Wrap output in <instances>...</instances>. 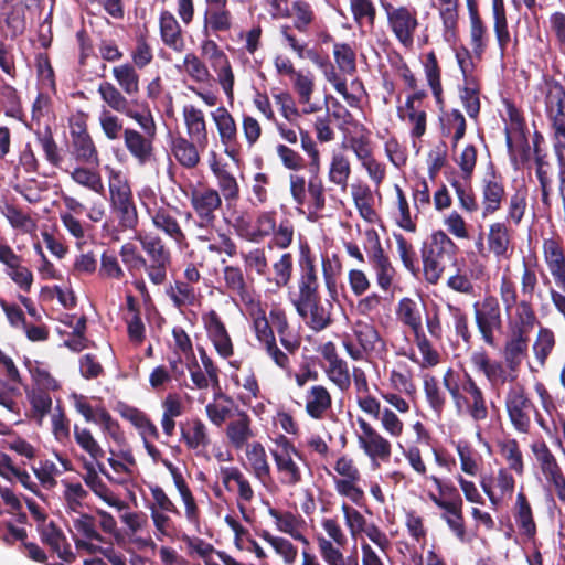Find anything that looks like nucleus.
Here are the masks:
<instances>
[{"mask_svg":"<svg viewBox=\"0 0 565 565\" xmlns=\"http://www.w3.org/2000/svg\"><path fill=\"white\" fill-rule=\"evenodd\" d=\"M396 313L399 321L408 326L413 333L423 329L422 317L413 299L406 297L401 299Z\"/></svg>","mask_w":565,"mask_h":565,"instance_id":"55","label":"nucleus"},{"mask_svg":"<svg viewBox=\"0 0 565 565\" xmlns=\"http://www.w3.org/2000/svg\"><path fill=\"white\" fill-rule=\"evenodd\" d=\"M138 241L147 254L146 273L153 285H162L167 280V270L171 265V253L158 235L139 236Z\"/></svg>","mask_w":565,"mask_h":565,"instance_id":"7","label":"nucleus"},{"mask_svg":"<svg viewBox=\"0 0 565 565\" xmlns=\"http://www.w3.org/2000/svg\"><path fill=\"white\" fill-rule=\"evenodd\" d=\"M297 258V295L319 292L317 256L307 241H300Z\"/></svg>","mask_w":565,"mask_h":565,"instance_id":"12","label":"nucleus"},{"mask_svg":"<svg viewBox=\"0 0 565 565\" xmlns=\"http://www.w3.org/2000/svg\"><path fill=\"white\" fill-rule=\"evenodd\" d=\"M536 322V315L532 306V299H522L515 306V327L513 330H522L529 333Z\"/></svg>","mask_w":565,"mask_h":565,"instance_id":"59","label":"nucleus"},{"mask_svg":"<svg viewBox=\"0 0 565 565\" xmlns=\"http://www.w3.org/2000/svg\"><path fill=\"white\" fill-rule=\"evenodd\" d=\"M351 193L361 217L373 222L376 212L373 207L374 198L370 186L367 184H353Z\"/></svg>","mask_w":565,"mask_h":565,"instance_id":"42","label":"nucleus"},{"mask_svg":"<svg viewBox=\"0 0 565 565\" xmlns=\"http://www.w3.org/2000/svg\"><path fill=\"white\" fill-rule=\"evenodd\" d=\"M327 377L342 392L349 390L351 376L347 361L342 358L331 361L324 367Z\"/></svg>","mask_w":565,"mask_h":565,"instance_id":"53","label":"nucleus"},{"mask_svg":"<svg viewBox=\"0 0 565 565\" xmlns=\"http://www.w3.org/2000/svg\"><path fill=\"white\" fill-rule=\"evenodd\" d=\"M544 109L550 126L554 152L559 160L565 153V87L551 77L545 81Z\"/></svg>","mask_w":565,"mask_h":565,"instance_id":"1","label":"nucleus"},{"mask_svg":"<svg viewBox=\"0 0 565 565\" xmlns=\"http://www.w3.org/2000/svg\"><path fill=\"white\" fill-rule=\"evenodd\" d=\"M189 200L194 214L198 217L200 227H214L217 220L216 211L222 207V196L213 188L196 189L193 188L189 194Z\"/></svg>","mask_w":565,"mask_h":565,"instance_id":"10","label":"nucleus"},{"mask_svg":"<svg viewBox=\"0 0 565 565\" xmlns=\"http://www.w3.org/2000/svg\"><path fill=\"white\" fill-rule=\"evenodd\" d=\"M41 541L50 546L52 552L56 553L57 556L64 562L72 563L76 556L72 551L71 544L63 531L51 521L49 524L39 526Z\"/></svg>","mask_w":565,"mask_h":565,"instance_id":"23","label":"nucleus"},{"mask_svg":"<svg viewBox=\"0 0 565 565\" xmlns=\"http://www.w3.org/2000/svg\"><path fill=\"white\" fill-rule=\"evenodd\" d=\"M504 134L510 161L514 169H519L521 164H524L530 160V145L525 137V132L520 135V139L516 143L513 142L511 130L508 127H505Z\"/></svg>","mask_w":565,"mask_h":565,"instance_id":"48","label":"nucleus"},{"mask_svg":"<svg viewBox=\"0 0 565 565\" xmlns=\"http://www.w3.org/2000/svg\"><path fill=\"white\" fill-rule=\"evenodd\" d=\"M447 310L452 319L455 333L462 342L470 347L472 343V332L469 326L468 315L458 306L447 303Z\"/></svg>","mask_w":565,"mask_h":565,"instance_id":"54","label":"nucleus"},{"mask_svg":"<svg viewBox=\"0 0 565 565\" xmlns=\"http://www.w3.org/2000/svg\"><path fill=\"white\" fill-rule=\"evenodd\" d=\"M159 31L161 41L166 46L182 52L185 42L182 34V28L175 17L169 10H162L159 17Z\"/></svg>","mask_w":565,"mask_h":565,"instance_id":"25","label":"nucleus"},{"mask_svg":"<svg viewBox=\"0 0 565 565\" xmlns=\"http://www.w3.org/2000/svg\"><path fill=\"white\" fill-rule=\"evenodd\" d=\"M470 362L477 372L484 375L493 388L503 386L507 382H513L516 379V374H513L514 372H511L507 364L492 360L483 348L471 353Z\"/></svg>","mask_w":565,"mask_h":565,"instance_id":"14","label":"nucleus"},{"mask_svg":"<svg viewBox=\"0 0 565 565\" xmlns=\"http://www.w3.org/2000/svg\"><path fill=\"white\" fill-rule=\"evenodd\" d=\"M457 252L458 246L445 232H434L429 243L422 248L423 271L426 281L433 285L437 284L447 263H456Z\"/></svg>","mask_w":565,"mask_h":565,"instance_id":"2","label":"nucleus"},{"mask_svg":"<svg viewBox=\"0 0 565 565\" xmlns=\"http://www.w3.org/2000/svg\"><path fill=\"white\" fill-rule=\"evenodd\" d=\"M232 28V13L227 6L206 8L204 12V31L210 29L213 33L227 32Z\"/></svg>","mask_w":565,"mask_h":565,"instance_id":"44","label":"nucleus"},{"mask_svg":"<svg viewBox=\"0 0 565 565\" xmlns=\"http://www.w3.org/2000/svg\"><path fill=\"white\" fill-rule=\"evenodd\" d=\"M226 437L235 449H242L254 437L252 419L245 411H239L237 419L231 420L227 424Z\"/></svg>","mask_w":565,"mask_h":565,"instance_id":"31","label":"nucleus"},{"mask_svg":"<svg viewBox=\"0 0 565 565\" xmlns=\"http://www.w3.org/2000/svg\"><path fill=\"white\" fill-rule=\"evenodd\" d=\"M500 450L509 468L516 475L522 476L524 473V462L518 440L514 438L507 439L500 445Z\"/></svg>","mask_w":565,"mask_h":565,"instance_id":"61","label":"nucleus"},{"mask_svg":"<svg viewBox=\"0 0 565 565\" xmlns=\"http://www.w3.org/2000/svg\"><path fill=\"white\" fill-rule=\"evenodd\" d=\"M543 255L555 284L565 292V252L561 238H545Z\"/></svg>","mask_w":565,"mask_h":565,"instance_id":"21","label":"nucleus"},{"mask_svg":"<svg viewBox=\"0 0 565 565\" xmlns=\"http://www.w3.org/2000/svg\"><path fill=\"white\" fill-rule=\"evenodd\" d=\"M212 119L216 126L220 141L224 146V153L233 161L237 162L241 154V143L238 141L237 125L226 107L220 106L211 113Z\"/></svg>","mask_w":565,"mask_h":565,"instance_id":"15","label":"nucleus"},{"mask_svg":"<svg viewBox=\"0 0 565 565\" xmlns=\"http://www.w3.org/2000/svg\"><path fill=\"white\" fill-rule=\"evenodd\" d=\"M72 180L97 194L103 195L105 186L100 173L97 170L86 167H76L71 172Z\"/></svg>","mask_w":565,"mask_h":565,"instance_id":"50","label":"nucleus"},{"mask_svg":"<svg viewBox=\"0 0 565 565\" xmlns=\"http://www.w3.org/2000/svg\"><path fill=\"white\" fill-rule=\"evenodd\" d=\"M462 500L451 501V504L441 514V519L447 523L451 532L460 542L467 541L465 518L462 513Z\"/></svg>","mask_w":565,"mask_h":565,"instance_id":"45","label":"nucleus"},{"mask_svg":"<svg viewBox=\"0 0 565 565\" xmlns=\"http://www.w3.org/2000/svg\"><path fill=\"white\" fill-rule=\"evenodd\" d=\"M414 342L422 354V361L419 363L422 369H429L439 364L440 354L433 347L430 340L427 338L423 329L414 332Z\"/></svg>","mask_w":565,"mask_h":565,"instance_id":"52","label":"nucleus"},{"mask_svg":"<svg viewBox=\"0 0 565 565\" xmlns=\"http://www.w3.org/2000/svg\"><path fill=\"white\" fill-rule=\"evenodd\" d=\"M350 10L358 25L365 22L370 28L374 26L376 8L372 0H350Z\"/></svg>","mask_w":565,"mask_h":565,"instance_id":"60","label":"nucleus"},{"mask_svg":"<svg viewBox=\"0 0 565 565\" xmlns=\"http://www.w3.org/2000/svg\"><path fill=\"white\" fill-rule=\"evenodd\" d=\"M72 154L78 162L98 167L100 163L98 150L87 131L84 122H77L71 130Z\"/></svg>","mask_w":565,"mask_h":565,"instance_id":"18","label":"nucleus"},{"mask_svg":"<svg viewBox=\"0 0 565 565\" xmlns=\"http://www.w3.org/2000/svg\"><path fill=\"white\" fill-rule=\"evenodd\" d=\"M276 226V212L264 211L260 212L255 221V228L253 231H246L244 238L253 243H260L265 237L270 236L274 233Z\"/></svg>","mask_w":565,"mask_h":565,"instance_id":"46","label":"nucleus"},{"mask_svg":"<svg viewBox=\"0 0 565 565\" xmlns=\"http://www.w3.org/2000/svg\"><path fill=\"white\" fill-rule=\"evenodd\" d=\"M74 439L77 445L85 450L93 459L99 460L104 458L105 451L102 449L97 440L87 428H81L74 425Z\"/></svg>","mask_w":565,"mask_h":565,"instance_id":"63","label":"nucleus"},{"mask_svg":"<svg viewBox=\"0 0 565 565\" xmlns=\"http://www.w3.org/2000/svg\"><path fill=\"white\" fill-rule=\"evenodd\" d=\"M291 302L298 316L311 330L320 332L332 323L331 312L323 306L320 292L296 295Z\"/></svg>","mask_w":565,"mask_h":565,"instance_id":"8","label":"nucleus"},{"mask_svg":"<svg viewBox=\"0 0 565 565\" xmlns=\"http://www.w3.org/2000/svg\"><path fill=\"white\" fill-rule=\"evenodd\" d=\"M143 134L132 128H125L124 143L130 156L137 160L140 166H145L154 159L153 139L157 132V126L152 118L151 128H145L139 125Z\"/></svg>","mask_w":565,"mask_h":565,"instance_id":"13","label":"nucleus"},{"mask_svg":"<svg viewBox=\"0 0 565 565\" xmlns=\"http://www.w3.org/2000/svg\"><path fill=\"white\" fill-rule=\"evenodd\" d=\"M109 206L120 231L137 228L139 215L131 186L119 177L109 182Z\"/></svg>","mask_w":565,"mask_h":565,"instance_id":"4","label":"nucleus"},{"mask_svg":"<svg viewBox=\"0 0 565 565\" xmlns=\"http://www.w3.org/2000/svg\"><path fill=\"white\" fill-rule=\"evenodd\" d=\"M526 196L527 193L525 189H518L510 196L508 212L505 216L507 224L512 223L518 226L522 222L527 206Z\"/></svg>","mask_w":565,"mask_h":565,"instance_id":"58","label":"nucleus"},{"mask_svg":"<svg viewBox=\"0 0 565 565\" xmlns=\"http://www.w3.org/2000/svg\"><path fill=\"white\" fill-rule=\"evenodd\" d=\"M181 438L186 447L192 450L206 449L211 443L205 424L195 418L181 425Z\"/></svg>","mask_w":565,"mask_h":565,"instance_id":"36","label":"nucleus"},{"mask_svg":"<svg viewBox=\"0 0 565 565\" xmlns=\"http://www.w3.org/2000/svg\"><path fill=\"white\" fill-rule=\"evenodd\" d=\"M25 392L34 417H38L39 422H41L52 408V398L49 392L40 387L26 390Z\"/></svg>","mask_w":565,"mask_h":565,"instance_id":"57","label":"nucleus"},{"mask_svg":"<svg viewBox=\"0 0 565 565\" xmlns=\"http://www.w3.org/2000/svg\"><path fill=\"white\" fill-rule=\"evenodd\" d=\"M249 317L253 320V329L256 339L264 345L276 339L269 317L267 318L265 309L259 299L245 306Z\"/></svg>","mask_w":565,"mask_h":565,"instance_id":"30","label":"nucleus"},{"mask_svg":"<svg viewBox=\"0 0 565 565\" xmlns=\"http://www.w3.org/2000/svg\"><path fill=\"white\" fill-rule=\"evenodd\" d=\"M186 134L203 150L209 143L204 113L193 105H185L182 110Z\"/></svg>","mask_w":565,"mask_h":565,"instance_id":"26","label":"nucleus"},{"mask_svg":"<svg viewBox=\"0 0 565 565\" xmlns=\"http://www.w3.org/2000/svg\"><path fill=\"white\" fill-rule=\"evenodd\" d=\"M353 332L359 345L363 348L365 352L375 351L376 344L381 341V337L373 324L359 321Z\"/></svg>","mask_w":565,"mask_h":565,"instance_id":"62","label":"nucleus"},{"mask_svg":"<svg viewBox=\"0 0 565 565\" xmlns=\"http://www.w3.org/2000/svg\"><path fill=\"white\" fill-rule=\"evenodd\" d=\"M472 307L475 323L481 340L484 344L497 348L495 333H501L503 330L501 306L498 298L487 295L481 301H476Z\"/></svg>","mask_w":565,"mask_h":565,"instance_id":"5","label":"nucleus"},{"mask_svg":"<svg viewBox=\"0 0 565 565\" xmlns=\"http://www.w3.org/2000/svg\"><path fill=\"white\" fill-rule=\"evenodd\" d=\"M294 271V258L290 253H284L280 257L275 260L271 265V269L268 268L266 274V280L268 284L274 285L277 288L288 287L291 282Z\"/></svg>","mask_w":565,"mask_h":565,"instance_id":"35","label":"nucleus"},{"mask_svg":"<svg viewBox=\"0 0 565 565\" xmlns=\"http://www.w3.org/2000/svg\"><path fill=\"white\" fill-rule=\"evenodd\" d=\"M148 213L153 226L158 231L163 232L177 243H181L185 239L181 225L175 217V214L179 213L177 207H172L170 205L157 206L154 209H148Z\"/></svg>","mask_w":565,"mask_h":565,"instance_id":"22","label":"nucleus"},{"mask_svg":"<svg viewBox=\"0 0 565 565\" xmlns=\"http://www.w3.org/2000/svg\"><path fill=\"white\" fill-rule=\"evenodd\" d=\"M512 230L505 222H494L489 225L487 236L488 249L497 258H508L512 252Z\"/></svg>","mask_w":565,"mask_h":565,"instance_id":"24","label":"nucleus"},{"mask_svg":"<svg viewBox=\"0 0 565 565\" xmlns=\"http://www.w3.org/2000/svg\"><path fill=\"white\" fill-rule=\"evenodd\" d=\"M292 455L278 456L273 452V459L276 465L277 472L279 473V481L281 484L294 487L302 481V473L300 467L292 459Z\"/></svg>","mask_w":565,"mask_h":565,"instance_id":"39","label":"nucleus"},{"mask_svg":"<svg viewBox=\"0 0 565 565\" xmlns=\"http://www.w3.org/2000/svg\"><path fill=\"white\" fill-rule=\"evenodd\" d=\"M424 71H425L427 84L431 88V93L435 97L436 104L440 108H443L444 97H443V85H441V70H440L437 56L434 51H430L429 53H427L426 61L424 63Z\"/></svg>","mask_w":565,"mask_h":565,"instance_id":"40","label":"nucleus"},{"mask_svg":"<svg viewBox=\"0 0 565 565\" xmlns=\"http://www.w3.org/2000/svg\"><path fill=\"white\" fill-rule=\"evenodd\" d=\"M531 450L540 463L541 470L546 479L562 472V469L545 441L534 443Z\"/></svg>","mask_w":565,"mask_h":565,"instance_id":"47","label":"nucleus"},{"mask_svg":"<svg viewBox=\"0 0 565 565\" xmlns=\"http://www.w3.org/2000/svg\"><path fill=\"white\" fill-rule=\"evenodd\" d=\"M38 143L41 146L46 161L53 167L60 168L63 161L60 148L54 139L50 125L34 131Z\"/></svg>","mask_w":565,"mask_h":565,"instance_id":"41","label":"nucleus"},{"mask_svg":"<svg viewBox=\"0 0 565 565\" xmlns=\"http://www.w3.org/2000/svg\"><path fill=\"white\" fill-rule=\"evenodd\" d=\"M513 516L520 533L530 540L534 539L537 531L536 523L531 503L523 491H520L516 495Z\"/></svg>","mask_w":565,"mask_h":565,"instance_id":"28","label":"nucleus"},{"mask_svg":"<svg viewBox=\"0 0 565 565\" xmlns=\"http://www.w3.org/2000/svg\"><path fill=\"white\" fill-rule=\"evenodd\" d=\"M441 135L451 136L452 149H456L458 142L465 137L467 121L459 109H451L440 116Z\"/></svg>","mask_w":565,"mask_h":565,"instance_id":"33","label":"nucleus"},{"mask_svg":"<svg viewBox=\"0 0 565 565\" xmlns=\"http://www.w3.org/2000/svg\"><path fill=\"white\" fill-rule=\"evenodd\" d=\"M350 175L351 163L349 158L341 152L333 153L328 172L329 181L344 191L348 186Z\"/></svg>","mask_w":565,"mask_h":565,"instance_id":"43","label":"nucleus"},{"mask_svg":"<svg viewBox=\"0 0 565 565\" xmlns=\"http://www.w3.org/2000/svg\"><path fill=\"white\" fill-rule=\"evenodd\" d=\"M202 319L207 338L213 343L218 355L223 359L231 358L234 354V345L220 315L215 310H211Z\"/></svg>","mask_w":565,"mask_h":565,"instance_id":"16","label":"nucleus"},{"mask_svg":"<svg viewBox=\"0 0 565 565\" xmlns=\"http://www.w3.org/2000/svg\"><path fill=\"white\" fill-rule=\"evenodd\" d=\"M247 459L250 463L254 476L266 484L271 480L270 466L264 446L255 441L246 450Z\"/></svg>","mask_w":565,"mask_h":565,"instance_id":"38","label":"nucleus"},{"mask_svg":"<svg viewBox=\"0 0 565 565\" xmlns=\"http://www.w3.org/2000/svg\"><path fill=\"white\" fill-rule=\"evenodd\" d=\"M100 98L115 111L124 114L128 118L134 119L138 125L145 128L152 126V115L149 109L147 113H140L132 108L138 105L134 100H129L121 92L110 82H102L98 86Z\"/></svg>","mask_w":565,"mask_h":565,"instance_id":"11","label":"nucleus"},{"mask_svg":"<svg viewBox=\"0 0 565 565\" xmlns=\"http://www.w3.org/2000/svg\"><path fill=\"white\" fill-rule=\"evenodd\" d=\"M132 65L136 68L142 70L153 61V50L148 42L146 34L136 36V44L130 54Z\"/></svg>","mask_w":565,"mask_h":565,"instance_id":"64","label":"nucleus"},{"mask_svg":"<svg viewBox=\"0 0 565 565\" xmlns=\"http://www.w3.org/2000/svg\"><path fill=\"white\" fill-rule=\"evenodd\" d=\"M527 345L529 333L522 330H512L511 338L507 341L503 349V358L511 372L518 371L523 356L527 352Z\"/></svg>","mask_w":565,"mask_h":565,"instance_id":"27","label":"nucleus"},{"mask_svg":"<svg viewBox=\"0 0 565 565\" xmlns=\"http://www.w3.org/2000/svg\"><path fill=\"white\" fill-rule=\"evenodd\" d=\"M381 7L385 11L387 26L395 40L405 49H412L416 32L420 25L418 11L412 6H393L382 0Z\"/></svg>","mask_w":565,"mask_h":565,"instance_id":"3","label":"nucleus"},{"mask_svg":"<svg viewBox=\"0 0 565 565\" xmlns=\"http://www.w3.org/2000/svg\"><path fill=\"white\" fill-rule=\"evenodd\" d=\"M222 483L230 492L235 490L234 483L238 494L237 507L246 522H249V516L246 513V508L242 502H250L254 499V490L249 480L237 467H221L220 470Z\"/></svg>","mask_w":565,"mask_h":565,"instance_id":"17","label":"nucleus"},{"mask_svg":"<svg viewBox=\"0 0 565 565\" xmlns=\"http://www.w3.org/2000/svg\"><path fill=\"white\" fill-rule=\"evenodd\" d=\"M439 1L445 6V8L440 9L439 14L444 26V38L449 42L452 38L456 36L459 0Z\"/></svg>","mask_w":565,"mask_h":565,"instance_id":"56","label":"nucleus"},{"mask_svg":"<svg viewBox=\"0 0 565 565\" xmlns=\"http://www.w3.org/2000/svg\"><path fill=\"white\" fill-rule=\"evenodd\" d=\"M332 407V397L323 385H313L306 394V412L313 419H322Z\"/></svg>","mask_w":565,"mask_h":565,"instance_id":"32","label":"nucleus"},{"mask_svg":"<svg viewBox=\"0 0 565 565\" xmlns=\"http://www.w3.org/2000/svg\"><path fill=\"white\" fill-rule=\"evenodd\" d=\"M356 423L360 428V433L356 434L359 447L373 465L379 467L376 461L387 462L392 455L391 441L382 436L365 418L359 416Z\"/></svg>","mask_w":565,"mask_h":565,"instance_id":"9","label":"nucleus"},{"mask_svg":"<svg viewBox=\"0 0 565 565\" xmlns=\"http://www.w3.org/2000/svg\"><path fill=\"white\" fill-rule=\"evenodd\" d=\"M223 278L226 289L236 295L246 306L258 299L253 287V279L248 281L239 266L227 265L223 268Z\"/></svg>","mask_w":565,"mask_h":565,"instance_id":"20","label":"nucleus"},{"mask_svg":"<svg viewBox=\"0 0 565 565\" xmlns=\"http://www.w3.org/2000/svg\"><path fill=\"white\" fill-rule=\"evenodd\" d=\"M111 73L127 96L135 97L140 93V76L132 64L124 63L114 66Z\"/></svg>","mask_w":565,"mask_h":565,"instance_id":"37","label":"nucleus"},{"mask_svg":"<svg viewBox=\"0 0 565 565\" xmlns=\"http://www.w3.org/2000/svg\"><path fill=\"white\" fill-rule=\"evenodd\" d=\"M505 409L512 426L521 434H527L530 431L532 411L536 413L537 422L543 426V419L529 397L525 387L521 384L509 388L505 396Z\"/></svg>","mask_w":565,"mask_h":565,"instance_id":"6","label":"nucleus"},{"mask_svg":"<svg viewBox=\"0 0 565 565\" xmlns=\"http://www.w3.org/2000/svg\"><path fill=\"white\" fill-rule=\"evenodd\" d=\"M423 388L429 407L437 414L441 415L446 407V394L439 386V381L430 374L424 376Z\"/></svg>","mask_w":565,"mask_h":565,"instance_id":"49","label":"nucleus"},{"mask_svg":"<svg viewBox=\"0 0 565 565\" xmlns=\"http://www.w3.org/2000/svg\"><path fill=\"white\" fill-rule=\"evenodd\" d=\"M84 469L86 475L83 477L87 487L104 500L108 505L121 509L125 507V502L115 498L107 484L98 477L97 471L92 462L85 461Z\"/></svg>","mask_w":565,"mask_h":565,"instance_id":"34","label":"nucleus"},{"mask_svg":"<svg viewBox=\"0 0 565 565\" xmlns=\"http://www.w3.org/2000/svg\"><path fill=\"white\" fill-rule=\"evenodd\" d=\"M505 198V186L502 175L492 172L481 182L482 217L493 215L501 209Z\"/></svg>","mask_w":565,"mask_h":565,"instance_id":"19","label":"nucleus"},{"mask_svg":"<svg viewBox=\"0 0 565 565\" xmlns=\"http://www.w3.org/2000/svg\"><path fill=\"white\" fill-rule=\"evenodd\" d=\"M322 276L327 290L332 295L337 292V280L342 273V262L338 254L321 257Z\"/></svg>","mask_w":565,"mask_h":565,"instance_id":"51","label":"nucleus"},{"mask_svg":"<svg viewBox=\"0 0 565 565\" xmlns=\"http://www.w3.org/2000/svg\"><path fill=\"white\" fill-rule=\"evenodd\" d=\"M171 152L178 163L185 169H193L200 163L201 149L195 141L183 136H177L171 140Z\"/></svg>","mask_w":565,"mask_h":565,"instance_id":"29","label":"nucleus"}]
</instances>
